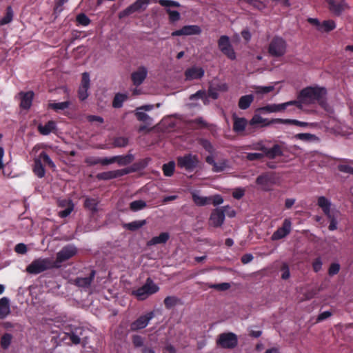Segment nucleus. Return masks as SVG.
<instances>
[{
  "label": "nucleus",
  "instance_id": "obj_1",
  "mask_svg": "<svg viewBox=\"0 0 353 353\" xmlns=\"http://www.w3.org/2000/svg\"><path fill=\"white\" fill-rule=\"evenodd\" d=\"M327 90L324 87L308 86L302 89L297 97V100H293V105L301 109L303 104L318 103L321 107L325 108Z\"/></svg>",
  "mask_w": 353,
  "mask_h": 353
},
{
  "label": "nucleus",
  "instance_id": "obj_2",
  "mask_svg": "<svg viewBox=\"0 0 353 353\" xmlns=\"http://www.w3.org/2000/svg\"><path fill=\"white\" fill-rule=\"evenodd\" d=\"M60 265H57L49 258L37 259L34 260L30 265L26 268V271L29 274H38L47 270L59 268Z\"/></svg>",
  "mask_w": 353,
  "mask_h": 353
},
{
  "label": "nucleus",
  "instance_id": "obj_3",
  "mask_svg": "<svg viewBox=\"0 0 353 353\" xmlns=\"http://www.w3.org/2000/svg\"><path fill=\"white\" fill-rule=\"evenodd\" d=\"M317 205L322 210L324 214L330 221L328 229L330 231H334L337 229V220L333 212L331 210L332 203L324 196L318 197Z\"/></svg>",
  "mask_w": 353,
  "mask_h": 353
},
{
  "label": "nucleus",
  "instance_id": "obj_4",
  "mask_svg": "<svg viewBox=\"0 0 353 353\" xmlns=\"http://www.w3.org/2000/svg\"><path fill=\"white\" fill-rule=\"evenodd\" d=\"M159 290V286L156 285L150 278H148L145 283L143 286L132 292V295L137 297L139 301H143L150 295L155 294Z\"/></svg>",
  "mask_w": 353,
  "mask_h": 353
},
{
  "label": "nucleus",
  "instance_id": "obj_5",
  "mask_svg": "<svg viewBox=\"0 0 353 353\" xmlns=\"http://www.w3.org/2000/svg\"><path fill=\"white\" fill-rule=\"evenodd\" d=\"M176 163L179 168L185 169L188 172H193L199 166L200 161L197 155L188 153L178 157Z\"/></svg>",
  "mask_w": 353,
  "mask_h": 353
},
{
  "label": "nucleus",
  "instance_id": "obj_6",
  "mask_svg": "<svg viewBox=\"0 0 353 353\" xmlns=\"http://www.w3.org/2000/svg\"><path fill=\"white\" fill-rule=\"evenodd\" d=\"M287 50V43L285 39L279 36L272 38L268 46V53L273 57H283Z\"/></svg>",
  "mask_w": 353,
  "mask_h": 353
},
{
  "label": "nucleus",
  "instance_id": "obj_7",
  "mask_svg": "<svg viewBox=\"0 0 353 353\" xmlns=\"http://www.w3.org/2000/svg\"><path fill=\"white\" fill-rule=\"evenodd\" d=\"M216 345L224 349H233L238 345V337L233 332H224L218 336Z\"/></svg>",
  "mask_w": 353,
  "mask_h": 353
},
{
  "label": "nucleus",
  "instance_id": "obj_8",
  "mask_svg": "<svg viewBox=\"0 0 353 353\" xmlns=\"http://www.w3.org/2000/svg\"><path fill=\"white\" fill-rule=\"evenodd\" d=\"M78 250L73 244H68L63 246L59 252L57 253L56 260L54 263L57 265L62 263L70 259L77 254Z\"/></svg>",
  "mask_w": 353,
  "mask_h": 353
},
{
  "label": "nucleus",
  "instance_id": "obj_9",
  "mask_svg": "<svg viewBox=\"0 0 353 353\" xmlns=\"http://www.w3.org/2000/svg\"><path fill=\"white\" fill-rule=\"evenodd\" d=\"M137 169L134 168V166H132L130 168H126L121 170L103 172L97 174L96 177L98 180H110L123 176L131 172H134Z\"/></svg>",
  "mask_w": 353,
  "mask_h": 353
},
{
  "label": "nucleus",
  "instance_id": "obj_10",
  "mask_svg": "<svg viewBox=\"0 0 353 353\" xmlns=\"http://www.w3.org/2000/svg\"><path fill=\"white\" fill-rule=\"evenodd\" d=\"M328 10L334 16L339 17L343 12L349 9L346 0H325Z\"/></svg>",
  "mask_w": 353,
  "mask_h": 353
},
{
  "label": "nucleus",
  "instance_id": "obj_11",
  "mask_svg": "<svg viewBox=\"0 0 353 353\" xmlns=\"http://www.w3.org/2000/svg\"><path fill=\"white\" fill-rule=\"evenodd\" d=\"M292 230V221L290 218L283 220L282 225L279 227L272 235V241H278L287 236Z\"/></svg>",
  "mask_w": 353,
  "mask_h": 353
},
{
  "label": "nucleus",
  "instance_id": "obj_12",
  "mask_svg": "<svg viewBox=\"0 0 353 353\" xmlns=\"http://www.w3.org/2000/svg\"><path fill=\"white\" fill-rule=\"evenodd\" d=\"M254 150L262 151L265 156L270 159H274L276 157H281L283 155L281 148L279 145L275 144L271 148H268L261 143H257L254 148Z\"/></svg>",
  "mask_w": 353,
  "mask_h": 353
},
{
  "label": "nucleus",
  "instance_id": "obj_13",
  "mask_svg": "<svg viewBox=\"0 0 353 353\" xmlns=\"http://www.w3.org/2000/svg\"><path fill=\"white\" fill-rule=\"evenodd\" d=\"M90 86V74L88 72H85L82 74L81 83L78 89V97L80 101H83L88 97Z\"/></svg>",
  "mask_w": 353,
  "mask_h": 353
},
{
  "label": "nucleus",
  "instance_id": "obj_14",
  "mask_svg": "<svg viewBox=\"0 0 353 353\" xmlns=\"http://www.w3.org/2000/svg\"><path fill=\"white\" fill-rule=\"evenodd\" d=\"M150 1V0H137L134 3L120 12V18L129 16L141 10H145L146 6L149 4Z\"/></svg>",
  "mask_w": 353,
  "mask_h": 353
},
{
  "label": "nucleus",
  "instance_id": "obj_15",
  "mask_svg": "<svg viewBox=\"0 0 353 353\" xmlns=\"http://www.w3.org/2000/svg\"><path fill=\"white\" fill-rule=\"evenodd\" d=\"M201 33V28L197 25H187L181 29L173 31L172 37L198 35Z\"/></svg>",
  "mask_w": 353,
  "mask_h": 353
},
{
  "label": "nucleus",
  "instance_id": "obj_16",
  "mask_svg": "<svg viewBox=\"0 0 353 353\" xmlns=\"http://www.w3.org/2000/svg\"><path fill=\"white\" fill-rule=\"evenodd\" d=\"M154 317V312H150L146 314L139 316L136 321L130 325V329L132 331H137L145 328L149 323L150 321Z\"/></svg>",
  "mask_w": 353,
  "mask_h": 353
},
{
  "label": "nucleus",
  "instance_id": "obj_17",
  "mask_svg": "<svg viewBox=\"0 0 353 353\" xmlns=\"http://www.w3.org/2000/svg\"><path fill=\"white\" fill-rule=\"evenodd\" d=\"M225 221L224 212L220 208L214 209L210 216V225L214 228L221 227Z\"/></svg>",
  "mask_w": 353,
  "mask_h": 353
},
{
  "label": "nucleus",
  "instance_id": "obj_18",
  "mask_svg": "<svg viewBox=\"0 0 353 353\" xmlns=\"http://www.w3.org/2000/svg\"><path fill=\"white\" fill-rule=\"evenodd\" d=\"M148 75V70L144 66H140L131 74V80L136 87L141 85Z\"/></svg>",
  "mask_w": 353,
  "mask_h": 353
},
{
  "label": "nucleus",
  "instance_id": "obj_19",
  "mask_svg": "<svg viewBox=\"0 0 353 353\" xmlns=\"http://www.w3.org/2000/svg\"><path fill=\"white\" fill-rule=\"evenodd\" d=\"M290 124V125H294L299 127L305 128L308 126H311L312 124L304 122V121H300L296 119H272L268 123L265 124V125H270L272 124Z\"/></svg>",
  "mask_w": 353,
  "mask_h": 353
},
{
  "label": "nucleus",
  "instance_id": "obj_20",
  "mask_svg": "<svg viewBox=\"0 0 353 353\" xmlns=\"http://www.w3.org/2000/svg\"><path fill=\"white\" fill-rule=\"evenodd\" d=\"M293 103H296V102L290 101L281 104H268L261 107L259 110L262 112L268 113L281 112L285 110L288 107L293 105Z\"/></svg>",
  "mask_w": 353,
  "mask_h": 353
},
{
  "label": "nucleus",
  "instance_id": "obj_21",
  "mask_svg": "<svg viewBox=\"0 0 353 353\" xmlns=\"http://www.w3.org/2000/svg\"><path fill=\"white\" fill-rule=\"evenodd\" d=\"M205 74V70L201 67L192 66L185 71V77L187 81L201 79Z\"/></svg>",
  "mask_w": 353,
  "mask_h": 353
},
{
  "label": "nucleus",
  "instance_id": "obj_22",
  "mask_svg": "<svg viewBox=\"0 0 353 353\" xmlns=\"http://www.w3.org/2000/svg\"><path fill=\"white\" fill-rule=\"evenodd\" d=\"M134 159V157L132 154L126 155H117L108 158V161H105L108 165L117 163L119 165H126L131 163Z\"/></svg>",
  "mask_w": 353,
  "mask_h": 353
},
{
  "label": "nucleus",
  "instance_id": "obj_23",
  "mask_svg": "<svg viewBox=\"0 0 353 353\" xmlns=\"http://www.w3.org/2000/svg\"><path fill=\"white\" fill-rule=\"evenodd\" d=\"M19 95L21 99L20 107L23 110H29L32 103L34 92L32 91L20 92Z\"/></svg>",
  "mask_w": 353,
  "mask_h": 353
},
{
  "label": "nucleus",
  "instance_id": "obj_24",
  "mask_svg": "<svg viewBox=\"0 0 353 353\" xmlns=\"http://www.w3.org/2000/svg\"><path fill=\"white\" fill-rule=\"evenodd\" d=\"M96 274L95 270H91L88 276L77 277L74 280V284L80 288H88L90 286Z\"/></svg>",
  "mask_w": 353,
  "mask_h": 353
},
{
  "label": "nucleus",
  "instance_id": "obj_25",
  "mask_svg": "<svg viewBox=\"0 0 353 353\" xmlns=\"http://www.w3.org/2000/svg\"><path fill=\"white\" fill-rule=\"evenodd\" d=\"M10 313V300L8 297L0 299V319H6Z\"/></svg>",
  "mask_w": 353,
  "mask_h": 353
},
{
  "label": "nucleus",
  "instance_id": "obj_26",
  "mask_svg": "<svg viewBox=\"0 0 353 353\" xmlns=\"http://www.w3.org/2000/svg\"><path fill=\"white\" fill-rule=\"evenodd\" d=\"M57 129V124L55 121L51 120L48 121L44 125H39L38 131L42 135H48Z\"/></svg>",
  "mask_w": 353,
  "mask_h": 353
},
{
  "label": "nucleus",
  "instance_id": "obj_27",
  "mask_svg": "<svg viewBox=\"0 0 353 353\" xmlns=\"http://www.w3.org/2000/svg\"><path fill=\"white\" fill-rule=\"evenodd\" d=\"M32 171L37 177L40 179L44 177L46 174V170L41 161V159L35 158L34 159Z\"/></svg>",
  "mask_w": 353,
  "mask_h": 353
},
{
  "label": "nucleus",
  "instance_id": "obj_28",
  "mask_svg": "<svg viewBox=\"0 0 353 353\" xmlns=\"http://www.w3.org/2000/svg\"><path fill=\"white\" fill-rule=\"evenodd\" d=\"M248 124V121L243 117H234L233 123V130L235 132L240 133L245 130Z\"/></svg>",
  "mask_w": 353,
  "mask_h": 353
},
{
  "label": "nucleus",
  "instance_id": "obj_29",
  "mask_svg": "<svg viewBox=\"0 0 353 353\" xmlns=\"http://www.w3.org/2000/svg\"><path fill=\"white\" fill-rule=\"evenodd\" d=\"M170 238L168 232H161L159 236L152 237L148 242V245L165 243Z\"/></svg>",
  "mask_w": 353,
  "mask_h": 353
},
{
  "label": "nucleus",
  "instance_id": "obj_30",
  "mask_svg": "<svg viewBox=\"0 0 353 353\" xmlns=\"http://www.w3.org/2000/svg\"><path fill=\"white\" fill-rule=\"evenodd\" d=\"M146 224L145 220L134 221L130 223H123V228L125 230L134 232Z\"/></svg>",
  "mask_w": 353,
  "mask_h": 353
},
{
  "label": "nucleus",
  "instance_id": "obj_31",
  "mask_svg": "<svg viewBox=\"0 0 353 353\" xmlns=\"http://www.w3.org/2000/svg\"><path fill=\"white\" fill-rule=\"evenodd\" d=\"M253 101L254 96L252 94H247L242 96L239 101V108L241 110H246L250 106Z\"/></svg>",
  "mask_w": 353,
  "mask_h": 353
},
{
  "label": "nucleus",
  "instance_id": "obj_32",
  "mask_svg": "<svg viewBox=\"0 0 353 353\" xmlns=\"http://www.w3.org/2000/svg\"><path fill=\"white\" fill-rule=\"evenodd\" d=\"M99 201L93 198H86L84 201V208L90 210L92 214H95L98 211Z\"/></svg>",
  "mask_w": 353,
  "mask_h": 353
},
{
  "label": "nucleus",
  "instance_id": "obj_33",
  "mask_svg": "<svg viewBox=\"0 0 353 353\" xmlns=\"http://www.w3.org/2000/svg\"><path fill=\"white\" fill-rule=\"evenodd\" d=\"M192 198L194 203L198 206L206 205L211 201V197L199 196L196 192L192 193Z\"/></svg>",
  "mask_w": 353,
  "mask_h": 353
},
{
  "label": "nucleus",
  "instance_id": "obj_34",
  "mask_svg": "<svg viewBox=\"0 0 353 353\" xmlns=\"http://www.w3.org/2000/svg\"><path fill=\"white\" fill-rule=\"evenodd\" d=\"M105 161H108V158L89 157L85 159V163L88 166H93L97 164H101L102 165H108V163H106Z\"/></svg>",
  "mask_w": 353,
  "mask_h": 353
},
{
  "label": "nucleus",
  "instance_id": "obj_35",
  "mask_svg": "<svg viewBox=\"0 0 353 353\" xmlns=\"http://www.w3.org/2000/svg\"><path fill=\"white\" fill-rule=\"evenodd\" d=\"M71 103L69 101L59 102V103H49L48 105V109H52L57 112H59L60 110H64L67 109L70 105Z\"/></svg>",
  "mask_w": 353,
  "mask_h": 353
},
{
  "label": "nucleus",
  "instance_id": "obj_36",
  "mask_svg": "<svg viewBox=\"0 0 353 353\" xmlns=\"http://www.w3.org/2000/svg\"><path fill=\"white\" fill-rule=\"evenodd\" d=\"M272 177L269 174H264L259 175L256 180V183L261 185L266 190V187L272 183Z\"/></svg>",
  "mask_w": 353,
  "mask_h": 353
},
{
  "label": "nucleus",
  "instance_id": "obj_37",
  "mask_svg": "<svg viewBox=\"0 0 353 353\" xmlns=\"http://www.w3.org/2000/svg\"><path fill=\"white\" fill-rule=\"evenodd\" d=\"M336 28V23L333 20H325L321 23L318 30L320 32H329Z\"/></svg>",
  "mask_w": 353,
  "mask_h": 353
},
{
  "label": "nucleus",
  "instance_id": "obj_38",
  "mask_svg": "<svg viewBox=\"0 0 353 353\" xmlns=\"http://www.w3.org/2000/svg\"><path fill=\"white\" fill-rule=\"evenodd\" d=\"M128 99V96L125 94L117 93L115 94L113 101L112 106L114 108H120L123 106V103Z\"/></svg>",
  "mask_w": 353,
  "mask_h": 353
},
{
  "label": "nucleus",
  "instance_id": "obj_39",
  "mask_svg": "<svg viewBox=\"0 0 353 353\" xmlns=\"http://www.w3.org/2000/svg\"><path fill=\"white\" fill-rule=\"evenodd\" d=\"M12 335L10 333L3 334L0 339L1 347L3 350H8L12 343Z\"/></svg>",
  "mask_w": 353,
  "mask_h": 353
},
{
  "label": "nucleus",
  "instance_id": "obj_40",
  "mask_svg": "<svg viewBox=\"0 0 353 353\" xmlns=\"http://www.w3.org/2000/svg\"><path fill=\"white\" fill-rule=\"evenodd\" d=\"M175 169V163L173 161L165 163L162 166L163 174L165 176H171L173 175Z\"/></svg>",
  "mask_w": 353,
  "mask_h": 353
},
{
  "label": "nucleus",
  "instance_id": "obj_41",
  "mask_svg": "<svg viewBox=\"0 0 353 353\" xmlns=\"http://www.w3.org/2000/svg\"><path fill=\"white\" fill-rule=\"evenodd\" d=\"M146 202L143 200H136L130 203V210L132 212H137L146 208Z\"/></svg>",
  "mask_w": 353,
  "mask_h": 353
},
{
  "label": "nucleus",
  "instance_id": "obj_42",
  "mask_svg": "<svg viewBox=\"0 0 353 353\" xmlns=\"http://www.w3.org/2000/svg\"><path fill=\"white\" fill-rule=\"evenodd\" d=\"M13 19V10L11 6L6 8V12L5 16L0 19V26H3L10 23Z\"/></svg>",
  "mask_w": 353,
  "mask_h": 353
},
{
  "label": "nucleus",
  "instance_id": "obj_43",
  "mask_svg": "<svg viewBox=\"0 0 353 353\" xmlns=\"http://www.w3.org/2000/svg\"><path fill=\"white\" fill-rule=\"evenodd\" d=\"M230 46L232 45L230 43L229 37L226 35H222L220 37L218 40V47L221 52L223 51L228 47L230 48Z\"/></svg>",
  "mask_w": 353,
  "mask_h": 353
},
{
  "label": "nucleus",
  "instance_id": "obj_44",
  "mask_svg": "<svg viewBox=\"0 0 353 353\" xmlns=\"http://www.w3.org/2000/svg\"><path fill=\"white\" fill-rule=\"evenodd\" d=\"M179 302H180V299L174 296H168L165 297L163 301L165 307L168 310L174 307Z\"/></svg>",
  "mask_w": 353,
  "mask_h": 353
},
{
  "label": "nucleus",
  "instance_id": "obj_45",
  "mask_svg": "<svg viewBox=\"0 0 353 353\" xmlns=\"http://www.w3.org/2000/svg\"><path fill=\"white\" fill-rule=\"evenodd\" d=\"M129 139L125 137H116L113 139L112 144L115 148H123L128 145Z\"/></svg>",
  "mask_w": 353,
  "mask_h": 353
},
{
  "label": "nucleus",
  "instance_id": "obj_46",
  "mask_svg": "<svg viewBox=\"0 0 353 353\" xmlns=\"http://www.w3.org/2000/svg\"><path fill=\"white\" fill-rule=\"evenodd\" d=\"M37 158L41 159V161L42 162L43 161V163L50 168L54 169L56 168L54 163L52 161L49 155L46 152L42 151Z\"/></svg>",
  "mask_w": 353,
  "mask_h": 353
},
{
  "label": "nucleus",
  "instance_id": "obj_47",
  "mask_svg": "<svg viewBox=\"0 0 353 353\" xmlns=\"http://www.w3.org/2000/svg\"><path fill=\"white\" fill-rule=\"evenodd\" d=\"M76 21L77 25H81L83 26H88L91 20L89 19V17L84 13H80L77 14L76 17Z\"/></svg>",
  "mask_w": 353,
  "mask_h": 353
},
{
  "label": "nucleus",
  "instance_id": "obj_48",
  "mask_svg": "<svg viewBox=\"0 0 353 353\" xmlns=\"http://www.w3.org/2000/svg\"><path fill=\"white\" fill-rule=\"evenodd\" d=\"M270 120L262 118L261 116L255 114L249 121L250 125H255L261 124L263 126H266L265 124L268 123Z\"/></svg>",
  "mask_w": 353,
  "mask_h": 353
},
{
  "label": "nucleus",
  "instance_id": "obj_49",
  "mask_svg": "<svg viewBox=\"0 0 353 353\" xmlns=\"http://www.w3.org/2000/svg\"><path fill=\"white\" fill-rule=\"evenodd\" d=\"M166 13L169 16V21L171 23L178 21L181 18L180 13L176 10H172L170 8L166 9Z\"/></svg>",
  "mask_w": 353,
  "mask_h": 353
},
{
  "label": "nucleus",
  "instance_id": "obj_50",
  "mask_svg": "<svg viewBox=\"0 0 353 353\" xmlns=\"http://www.w3.org/2000/svg\"><path fill=\"white\" fill-rule=\"evenodd\" d=\"M208 287L212 289H215L218 291H225L230 288L229 283H221L217 284H208Z\"/></svg>",
  "mask_w": 353,
  "mask_h": 353
},
{
  "label": "nucleus",
  "instance_id": "obj_51",
  "mask_svg": "<svg viewBox=\"0 0 353 353\" xmlns=\"http://www.w3.org/2000/svg\"><path fill=\"white\" fill-rule=\"evenodd\" d=\"M158 3L163 7L169 8V7H174L179 8L180 7V3L178 1H172V0H159Z\"/></svg>",
  "mask_w": 353,
  "mask_h": 353
},
{
  "label": "nucleus",
  "instance_id": "obj_52",
  "mask_svg": "<svg viewBox=\"0 0 353 353\" xmlns=\"http://www.w3.org/2000/svg\"><path fill=\"white\" fill-rule=\"evenodd\" d=\"M274 90V85L269 86H256L255 88V92L256 94H268L270 92H272Z\"/></svg>",
  "mask_w": 353,
  "mask_h": 353
},
{
  "label": "nucleus",
  "instance_id": "obj_53",
  "mask_svg": "<svg viewBox=\"0 0 353 353\" xmlns=\"http://www.w3.org/2000/svg\"><path fill=\"white\" fill-rule=\"evenodd\" d=\"M221 52L230 60L236 59V52H234L232 46H230V48L228 47L223 51H221Z\"/></svg>",
  "mask_w": 353,
  "mask_h": 353
},
{
  "label": "nucleus",
  "instance_id": "obj_54",
  "mask_svg": "<svg viewBox=\"0 0 353 353\" xmlns=\"http://www.w3.org/2000/svg\"><path fill=\"white\" fill-rule=\"evenodd\" d=\"M226 167H227V163H226L225 161H222L219 163L215 162V163L213 165L212 170L214 172H220L223 171Z\"/></svg>",
  "mask_w": 353,
  "mask_h": 353
},
{
  "label": "nucleus",
  "instance_id": "obj_55",
  "mask_svg": "<svg viewBox=\"0 0 353 353\" xmlns=\"http://www.w3.org/2000/svg\"><path fill=\"white\" fill-rule=\"evenodd\" d=\"M220 208L223 211L225 216L227 215L228 216L232 218L236 216L235 210L228 205L221 207Z\"/></svg>",
  "mask_w": 353,
  "mask_h": 353
},
{
  "label": "nucleus",
  "instance_id": "obj_56",
  "mask_svg": "<svg viewBox=\"0 0 353 353\" xmlns=\"http://www.w3.org/2000/svg\"><path fill=\"white\" fill-rule=\"evenodd\" d=\"M281 271L282 272L281 273V279H282L286 280V279H289V277L290 276V273L289 267L287 263H283V265L281 268Z\"/></svg>",
  "mask_w": 353,
  "mask_h": 353
},
{
  "label": "nucleus",
  "instance_id": "obj_57",
  "mask_svg": "<svg viewBox=\"0 0 353 353\" xmlns=\"http://www.w3.org/2000/svg\"><path fill=\"white\" fill-rule=\"evenodd\" d=\"M340 270V265L337 263H333L328 269V274L330 276L337 274Z\"/></svg>",
  "mask_w": 353,
  "mask_h": 353
},
{
  "label": "nucleus",
  "instance_id": "obj_58",
  "mask_svg": "<svg viewBox=\"0 0 353 353\" xmlns=\"http://www.w3.org/2000/svg\"><path fill=\"white\" fill-rule=\"evenodd\" d=\"M191 100L194 99H206V92L204 90H198L196 93L192 94L190 97Z\"/></svg>",
  "mask_w": 353,
  "mask_h": 353
},
{
  "label": "nucleus",
  "instance_id": "obj_59",
  "mask_svg": "<svg viewBox=\"0 0 353 353\" xmlns=\"http://www.w3.org/2000/svg\"><path fill=\"white\" fill-rule=\"evenodd\" d=\"M338 170L344 173H348L353 175V167L346 164H340L338 165Z\"/></svg>",
  "mask_w": 353,
  "mask_h": 353
},
{
  "label": "nucleus",
  "instance_id": "obj_60",
  "mask_svg": "<svg viewBox=\"0 0 353 353\" xmlns=\"http://www.w3.org/2000/svg\"><path fill=\"white\" fill-rule=\"evenodd\" d=\"M218 90H219V89L217 88H214L212 85H210L209 86L208 90V97H211L213 99H218V97H219Z\"/></svg>",
  "mask_w": 353,
  "mask_h": 353
},
{
  "label": "nucleus",
  "instance_id": "obj_61",
  "mask_svg": "<svg viewBox=\"0 0 353 353\" xmlns=\"http://www.w3.org/2000/svg\"><path fill=\"white\" fill-rule=\"evenodd\" d=\"M322 261L320 257L316 258L312 262V268L315 272H319L322 268Z\"/></svg>",
  "mask_w": 353,
  "mask_h": 353
},
{
  "label": "nucleus",
  "instance_id": "obj_62",
  "mask_svg": "<svg viewBox=\"0 0 353 353\" xmlns=\"http://www.w3.org/2000/svg\"><path fill=\"white\" fill-rule=\"evenodd\" d=\"M132 343L134 347H139L143 346V339L139 335H134L132 336Z\"/></svg>",
  "mask_w": 353,
  "mask_h": 353
},
{
  "label": "nucleus",
  "instance_id": "obj_63",
  "mask_svg": "<svg viewBox=\"0 0 353 353\" xmlns=\"http://www.w3.org/2000/svg\"><path fill=\"white\" fill-rule=\"evenodd\" d=\"M264 156V153H248L246 158L249 161H256L263 159Z\"/></svg>",
  "mask_w": 353,
  "mask_h": 353
},
{
  "label": "nucleus",
  "instance_id": "obj_64",
  "mask_svg": "<svg viewBox=\"0 0 353 353\" xmlns=\"http://www.w3.org/2000/svg\"><path fill=\"white\" fill-rule=\"evenodd\" d=\"M245 194V190L243 188H238L234 189L232 192V196L236 199H241Z\"/></svg>",
  "mask_w": 353,
  "mask_h": 353
}]
</instances>
